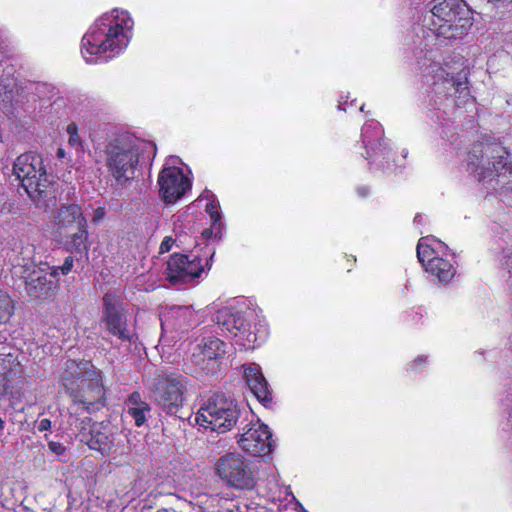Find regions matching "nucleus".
I'll return each mask as SVG.
<instances>
[{
    "label": "nucleus",
    "mask_w": 512,
    "mask_h": 512,
    "mask_svg": "<svg viewBox=\"0 0 512 512\" xmlns=\"http://www.w3.org/2000/svg\"><path fill=\"white\" fill-rule=\"evenodd\" d=\"M156 149L152 142L134 135L120 136L106 146V163L109 171L119 183L132 179L140 157Z\"/></svg>",
    "instance_id": "obj_1"
},
{
    "label": "nucleus",
    "mask_w": 512,
    "mask_h": 512,
    "mask_svg": "<svg viewBox=\"0 0 512 512\" xmlns=\"http://www.w3.org/2000/svg\"><path fill=\"white\" fill-rule=\"evenodd\" d=\"M240 416L241 410L236 400L218 392L201 406L196 415V422L204 428L224 433L237 424Z\"/></svg>",
    "instance_id": "obj_2"
},
{
    "label": "nucleus",
    "mask_w": 512,
    "mask_h": 512,
    "mask_svg": "<svg viewBox=\"0 0 512 512\" xmlns=\"http://www.w3.org/2000/svg\"><path fill=\"white\" fill-rule=\"evenodd\" d=\"M431 13L439 23L438 33L446 38H457L464 35L472 26L470 12L461 0H434Z\"/></svg>",
    "instance_id": "obj_3"
},
{
    "label": "nucleus",
    "mask_w": 512,
    "mask_h": 512,
    "mask_svg": "<svg viewBox=\"0 0 512 512\" xmlns=\"http://www.w3.org/2000/svg\"><path fill=\"white\" fill-rule=\"evenodd\" d=\"M507 156L508 151L500 143L477 142L468 152L467 168L478 181H492Z\"/></svg>",
    "instance_id": "obj_4"
},
{
    "label": "nucleus",
    "mask_w": 512,
    "mask_h": 512,
    "mask_svg": "<svg viewBox=\"0 0 512 512\" xmlns=\"http://www.w3.org/2000/svg\"><path fill=\"white\" fill-rule=\"evenodd\" d=\"M101 26H106L105 19L97 22L96 28L85 34L82 38V47L89 55L105 53L106 51H114L121 49L127 45V36L124 34V27L131 29L132 20L129 17L122 18V23H116L114 27H109L105 32Z\"/></svg>",
    "instance_id": "obj_5"
},
{
    "label": "nucleus",
    "mask_w": 512,
    "mask_h": 512,
    "mask_svg": "<svg viewBox=\"0 0 512 512\" xmlns=\"http://www.w3.org/2000/svg\"><path fill=\"white\" fill-rule=\"evenodd\" d=\"M216 472L227 485L236 489L250 490L256 484L249 461L239 453L221 456L216 462Z\"/></svg>",
    "instance_id": "obj_6"
},
{
    "label": "nucleus",
    "mask_w": 512,
    "mask_h": 512,
    "mask_svg": "<svg viewBox=\"0 0 512 512\" xmlns=\"http://www.w3.org/2000/svg\"><path fill=\"white\" fill-rule=\"evenodd\" d=\"M56 269L48 265L37 266L25 263L20 266V277L24 280L27 294L35 299L47 300L56 295L58 284Z\"/></svg>",
    "instance_id": "obj_7"
},
{
    "label": "nucleus",
    "mask_w": 512,
    "mask_h": 512,
    "mask_svg": "<svg viewBox=\"0 0 512 512\" xmlns=\"http://www.w3.org/2000/svg\"><path fill=\"white\" fill-rule=\"evenodd\" d=\"M186 384L187 379L181 375H169L157 379L153 394L157 405L163 412L185 419L184 416L178 415V413L183 405Z\"/></svg>",
    "instance_id": "obj_8"
},
{
    "label": "nucleus",
    "mask_w": 512,
    "mask_h": 512,
    "mask_svg": "<svg viewBox=\"0 0 512 512\" xmlns=\"http://www.w3.org/2000/svg\"><path fill=\"white\" fill-rule=\"evenodd\" d=\"M103 315L101 322L105 329L122 341L131 342L132 335L127 326V316L122 299L115 293H106L103 297Z\"/></svg>",
    "instance_id": "obj_9"
},
{
    "label": "nucleus",
    "mask_w": 512,
    "mask_h": 512,
    "mask_svg": "<svg viewBox=\"0 0 512 512\" xmlns=\"http://www.w3.org/2000/svg\"><path fill=\"white\" fill-rule=\"evenodd\" d=\"M13 173L24 190L33 188L35 183L49 176L42 157L33 152H27L17 157L13 165Z\"/></svg>",
    "instance_id": "obj_10"
},
{
    "label": "nucleus",
    "mask_w": 512,
    "mask_h": 512,
    "mask_svg": "<svg viewBox=\"0 0 512 512\" xmlns=\"http://www.w3.org/2000/svg\"><path fill=\"white\" fill-rule=\"evenodd\" d=\"M160 195L165 203L172 204L184 196L191 183L177 167L164 168L158 178Z\"/></svg>",
    "instance_id": "obj_11"
},
{
    "label": "nucleus",
    "mask_w": 512,
    "mask_h": 512,
    "mask_svg": "<svg viewBox=\"0 0 512 512\" xmlns=\"http://www.w3.org/2000/svg\"><path fill=\"white\" fill-rule=\"evenodd\" d=\"M225 354V343L218 338H204L196 345L192 353L194 364L207 373H215L218 368V359Z\"/></svg>",
    "instance_id": "obj_12"
},
{
    "label": "nucleus",
    "mask_w": 512,
    "mask_h": 512,
    "mask_svg": "<svg viewBox=\"0 0 512 512\" xmlns=\"http://www.w3.org/2000/svg\"><path fill=\"white\" fill-rule=\"evenodd\" d=\"M69 395L74 402L70 408L71 411L77 412V406L82 405L84 410L90 412L99 408L98 405L101 404L104 397V389L99 380L93 376L89 380H85Z\"/></svg>",
    "instance_id": "obj_13"
},
{
    "label": "nucleus",
    "mask_w": 512,
    "mask_h": 512,
    "mask_svg": "<svg viewBox=\"0 0 512 512\" xmlns=\"http://www.w3.org/2000/svg\"><path fill=\"white\" fill-rule=\"evenodd\" d=\"M203 267L198 257L190 260L187 255L174 254L167 262V278L171 283H186L199 277Z\"/></svg>",
    "instance_id": "obj_14"
},
{
    "label": "nucleus",
    "mask_w": 512,
    "mask_h": 512,
    "mask_svg": "<svg viewBox=\"0 0 512 512\" xmlns=\"http://www.w3.org/2000/svg\"><path fill=\"white\" fill-rule=\"evenodd\" d=\"M272 433L267 425L257 424L245 431L240 439V447L253 456H264L271 452Z\"/></svg>",
    "instance_id": "obj_15"
},
{
    "label": "nucleus",
    "mask_w": 512,
    "mask_h": 512,
    "mask_svg": "<svg viewBox=\"0 0 512 512\" xmlns=\"http://www.w3.org/2000/svg\"><path fill=\"white\" fill-rule=\"evenodd\" d=\"M93 365L89 361L67 360L65 368L61 374V383L69 394L74 391L85 380L95 376Z\"/></svg>",
    "instance_id": "obj_16"
},
{
    "label": "nucleus",
    "mask_w": 512,
    "mask_h": 512,
    "mask_svg": "<svg viewBox=\"0 0 512 512\" xmlns=\"http://www.w3.org/2000/svg\"><path fill=\"white\" fill-rule=\"evenodd\" d=\"M56 232L59 236H64L74 231L77 225H86V218L82 209L77 204L62 205L54 215L53 219Z\"/></svg>",
    "instance_id": "obj_17"
},
{
    "label": "nucleus",
    "mask_w": 512,
    "mask_h": 512,
    "mask_svg": "<svg viewBox=\"0 0 512 512\" xmlns=\"http://www.w3.org/2000/svg\"><path fill=\"white\" fill-rule=\"evenodd\" d=\"M25 192L38 208L45 211L54 208L57 204L55 189L49 176L42 178L40 182L33 185V188Z\"/></svg>",
    "instance_id": "obj_18"
},
{
    "label": "nucleus",
    "mask_w": 512,
    "mask_h": 512,
    "mask_svg": "<svg viewBox=\"0 0 512 512\" xmlns=\"http://www.w3.org/2000/svg\"><path fill=\"white\" fill-rule=\"evenodd\" d=\"M90 437L86 439L87 445L102 454L108 453L113 447L114 436L108 424H94L89 431Z\"/></svg>",
    "instance_id": "obj_19"
},
{
    "label": "nucleus",
    "mask_w": 512,
    "mask_h": 512,
    "mask_svg": "<svg viewBox=\"0 0 512 512\" xmlns=\"http://www.w3.org/2000/svg\"><path fill=\"white\" fill-rule=\"evenodd\" d=\"M425 270L434 275L439 282L442 283H448L455 274L452 264L438 256H433L431 259H428Z\"/></svg>",
    "instance_id": "obj_20"
},
{
    "label": "nucleus",
    "mask_w": 512,
    "mask_h": 512,
    "mask_svg": "<svg viewBox=\"0 0 512 512\" xmlns=\"http://www.w3.org/2000/svg\"><path fill=\"white\" fill-rule=\"evenodd\" d=\"M70 239L66 241V247L72 253L85 254L88 251V231L86 225H77L74 231L68 233Z\"/></svg>",
    "instance_id": "obj_21"
},
{
    "label": "nucleus",
    "mask_w": 512,
    "mask_h": 512,
    "mask_svg": "<svg viewBox=\"0 0 512 512\" xmlns=\"http://www.w3.org/2000/svg\"><path fill=\"white\" fill-rule=\"evenodd\" d=\"M216 321L222 325L228 332L237 334V331H244L247 328L246 321L240 314H232L228 311L218 312Z\"/></svg>",
    "instance_id": "obj_22"
},
{
    "label": "nucleus",
    "mask_w": 512,
    "mask_h": 512,
    "mask_svg": "<svg viewBox=\"0 0 512 512\" xmlns=\"http://www.w3.org/2000/svg\"><path fill=\"white\" fill-rule=\"evenodd\" d=\"M495 172L496 175L493 180H496V183L502 188L512 190V162L509 160V156L504 158V162L500 164L499 169Z\"/></svg>",
    "instance_id": "obj_23"
},
{
    "label": "nucleus",
    "mask_w": 512,
    "mask_h": 512,
    "mask_svg": "<svg viewBox=\"0 0 512 512\" xmlns=\"http://www.w3.org/2000/svg\"><path fill=\"white\" fill-rule=\"evenodd\" d=\"M3 377L5 383L3 384V392H7L12 388L11 382L15 379L21 378L23 371L20 363L15 359L7 360V365L4 367Z\"/></svg>",
    "instance_id": "obj_24"
},
{
    "label": "nucleus",
    "mask_w": 512,
    "mask_h": 512,
    "mask_svg": "<svg viewBox=\"0 0 512 512\" xmlns=\"http://www.w3.org/2000/svg\"><path fill=\"white\" fill-rule=\"evenodd\" d=\"M14 306L10 296L0 290V324L7 323L13 315Z\"/></svg>",
    "instance_id": "obj_25"
},
{
    "label": "nucleus",
    "mask_w": 512,
    "mask_h": 512,
    "mask_svg": "<svg viewBox=\"0 0 512 512\" xmlns=\"http://www.w3.org/2000/svg\"><path fill=\"white\" fill-rule=\"evenodd\" d=\"M445 81L450 84L452 87L455 88L457 92L460 94L465 93L468 94V87H467V72L463 69L461 70L456 76L450 75L447 73V78Z\"/></svg>",
    "instance_id": "obj_26"
},
{
    "label": "nucleus",
    "mask_w": 512,
    "mask_h": 512,
    "mask_svg": "<svg viewBox=\"0 0 512 512\" xmlns=\"http://www.w3.org/2000/svg\"><path fill=\"white\" fill-rule=\"evenodd\" d=\"M427 240H429L428 237L421 238L417 245V257L424 267L427 264L428 259L435 256V249L432 248L430 244L425 243Z\"/></svg>",
    "instance_id": "obj_27"
},
{
    "label": "nucleus",
    "mask_w": 512,
    "mask_h": 512,
    "mask_svg": "<svg viewBox=\"0 0 512 512\" xmlns=\"http://www.w3.org/2000/svg\"><path fill=\"white\" fill-rule=\"evenodd\" d=\"M244 377L250 390L253 387H256L259 384V382L264 381L265 379L258 367L251 366L245 368Z\"/></svg>",
    "instance_id": "obj_28"
},
{
    "label": "nucleus",
    "mask_w": 512,
    "mask_h": 512,
    "mask_svg": "<svg viewBox=\"0 0 512 512\" xmlns=\"http://www.w3.org/2000/svg\"><path fill=\"white\" fill-rule=\"evenodd\" d=\"M251 391L257 397V399L264 405H267L272 401V396L268 389V383L266 379H264V381L259 382V384L256 387H253Z\"/></svg>",
    "instance_id": "obj_29"
},
{
    "label": "nucleus",
    "mask_w": 512,
    "mask_h": 512,
    "mask_svg": "<svg viewBox=\"0 0 512 512\" xmlns=\"http://www.w3.org/2000/svg\"><path fill=\"white\" fill-rule=\"evenodd\" d=\"M149 409L148 404H145L142 407H129L127 413L133 418L137 426H141L146 420L145 411H148Z\"/></svg>",
    "instance_id": "obj_30"
},
{
    "label": "nucleus",
    "mask_w": 512,
    "mask_h": 512,
    "mask_svg": "<svg viewBox=\"0 0 512 512\" xmlns=\"http://www.w3.org/2000/svg\"><path fill=\"white\" fill-rule=\"evenodd\" d=\"M210 218H211V226L212 228H214L216 230L215 232V238H218V239H221V229H222V226L223 224L221 223V213L219 211L215 212V213H211L210 215Z\"/></svg>",
    "instance_id": "obj_31"
},
{
    "label": "nucleus",
    "mask_w": 512,
    "mask_h": 512,
    "mask_svg": "<svg viewBox=\"0 0 512 512\" xmlns=\"http://www.w3.org/2000/svg\"><path fill=\"white\" fill-rule=\"evenodd\" d=\"M67 133L69 134V144L75 146L80 143V137L78 135L77 126L71 123L67 126Z\"/></svg>",
    "instance_id": "obj_32"
},
{
    "label": "nucleus",
    "mask_w": 512,
    "mask_h": 512,
    "mask_svg": "<svg viewBox=\"0 0 512 512\" xmlns=\"http://www.w3.org/2000/svg\"><path fill=\"white\" fill-rule=\"evenodd\" d=\"M48 448L55 455H63L66 451V447L60 442L56 441L48 442Z\"/></svg>",
    "instance_id": "obj_33"
},
{
    "label": "nucleus",
    "mask_w": 512,
    "mask_h": 512,
    "mask_svg": "<svg viewBox=\"0 0 512 512\" xmlns=\"http://www.w3.org/2000/svg\"><path fill=\"white\" fill-rule=\"evenodd\" d=\"M73 267V258L71 256L67 257L60 267H53L52 269L61 270L64 275L68 274Z\"/></svg>",
    "instance_id": "obj_34"
},
{
    "label": "nucleus",
    "mask_w": 512,
    "mask_h": 512,
    "mask_svg": "<svg viewBox=\"0 0 512 512\" xmlns=\"http://www.w3.org/2000/svg\"><path fill=\"white\" fill-rule=\"evenodd\" d=\"M173 243H174V239L172 237H170V236L165 237L160 245V253L169 252Z\"/></svg>",
    "instance_id": "obj_35"
},
{
    "label": "nucleus",
    "mask_w": 512,
    "mask_h": 512,
    "mask_svg": "<svg viewBox=\"0 0 512 512\" xmlns=\"http://www.w3.org/2000/svg\"><path fill=\"white\" fill-rule=\"evenodd\" d=\"M129 403L132 404V407H142L146 403L141 401V397L139 393H132L129 397Z\"/></svg>",
    "instance_id": "obj_36"
},
{
    "label": "nucleus",
    "mask_w": 512,
    "mask_h": 512,
    "mask_svg": "<svg viewBox=\"0 0 512 512\" xmlns=\"http://www.w3.org/2000/svg\"><path fill=\"white\" fill-rule=\"evenodd\" d=\"M51 428V421L47 418L41 419L38 423L39 431H47Z\"/></svg>",
    "instance_id": "obj_37"
},
{
    "label": "nucleus",
    "mask_w": 512,
    "mask_h": 512,
    "mask_svg": "<svg viewBox=\"0 0 512 512\" xmlns=\"http://www.w3.org/2000/svg\"><path fill=\"white\" fill-rule=\"evenodd\" d=\"M371 127H372V124H366L362 128V141L365 146L369 143L368 133H369Z\"/></svg>",
    "instance_id": "obj_38"
},
{
    "label": "nucleus",
    "mask_w": 512,
    "mask_h": 512,
    "mask_svg": "<svg viewBox=\"0 0 512 512\" xmlns=\"http://www.w3.org/2000/svg\"><path fill=\"white\" fill-rule=\"evenodd\" d=\"M205 211H206V213H208L209 215H210L211 213H215V212H217V211H218V205H217L214 201H212V202H210V203H208V204L206 205Z\"/></svg>",
    "instance_id": "obj_39"
},
{
    "label": "nucleus",
    "mask_w": 512,
    "mask_h": 512,
    "mask_svg": "<svg viewBox=\"0 0 512 512\" xmlns=\"http://www.w3.org/2000/svg\"><path fill=\"white\" fill-rule=\"evenodd\" d=\"M505 264L509 271H512V251L506 255V261Z\"/></svg>",
    "instance_id": "obj_40"
},
{
    "label": "nucleus",
    "mask_w": 512,
    "mask_h": 512,
    "mask_svg": "<svg viewBox=\"0 0 512 512\" xmlns=\"http://www.w3.org/2000/svg\"><path fill=\"white\" fill-rule=\"evenodd\" d=\"M214 230H215V229H214V228H212V227H211L210 229H205V230L203 231L202 235H203L205 238H209V237H211V236H212V234H213V231H214Z\"/></svg>",
    "instance_id": "obj_41"
},
{
    "label": "nucleus",
    "mask_w": 512,
    "mask_h": 512,
    "mask_svg": "<svg viewBox=\"0 0 512 512\" xmlns=\"http://www.w3.org/2000/svg\"><path fill=\"white\" fill-rule=\"evenodd\" d=\"M490 2H503V3H510L512 0H489Z\"/></svg>",
    "instance_id": "obj_42"
},
{
    "label": "nucleus",
    "mask_w": 512,
    "mask_h": 512,
    "mask_svg": "<svg viewBox=\"0 0 512 512\" xmlns=\"http://www.w3.org/2000/svg\"><path fill=\"white\" fill-rule=\"evenodd\" d=\"M57 155H58L59 157H63V156H64V151H63V149L59 148V149H58V152H57Z\"/></svg>",
    "instance_id": "obj_43"
},
{
    "label": "nucleus",
    "mask_w": 512,
    "mask_h": 512,
    "mask_svg": "<svg viewBox=\"0 0 512 512\" xmlns=\"http://www.w3.org/2000/svg\"><path fill=\"white\" fill-rule=\"evenodd\" d=\"M359 192L362 194V195H366L367 194V191L365 189H360Z\"/></svg>",
    "instance_id": "obj_44"
},
{
    "label": "nucleus",
    "mask_w": 512,
    "mask_h": 512,
    "mask_svg": "<svg viewBox=\"0 0 512 512\" xmlns=\"http://www.w3.org/2000/svg\"><path fill=\"white\" fill-rule=\"evenodd\" d=\"M4 427V421L0 418V429H3Z\"/></svg>",
    "instance_id": "obj_45"
},
{
    "label": "nucleus",
    "mask_w": 512,
    "mask_h": 512,
    "mask_svg": "<svg viewBox=\"0 0 512 512\" xmlns=\"http://www.w3.org/2000/svg\"><path fill=\"white\" fill-rule=\"evenodd\" d=\"M418 361H423V358L422 357H419L415 360V362H418Z\"/></svg>",
    "instance_id": "obj_46"
}]
</instances>
